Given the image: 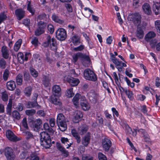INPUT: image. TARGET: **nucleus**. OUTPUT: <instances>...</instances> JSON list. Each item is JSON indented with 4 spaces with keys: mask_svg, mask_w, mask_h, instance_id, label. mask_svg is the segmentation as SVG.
Here are the masks:
<instances>
[{
    "mask_svg": "<svg viewBox=\"0 0 160 160\" xmlns=\"http://www.w3.org/2000/svg\"><path fill=\"white\" fill-rule=\"evenodd\" d=\"M81 95L79 93H77L73 97L72 99V101L74 105L76 106L78 105V101Z\"/></svg>",
    "mask_w": 160,
    "mask_h": 160,
    "instance_id": "38",
    "label": "nucleus"
},
{
    "mask_svg": "<svg viewBox=\"0 0 160 160\" xmlns=\"http://www.w3.org/2000/svg\"><path fill=\"white\" fill-rule=\"evenodd\" d=\"M1 51L2 57L5 59H8L9 56V53L7 47L5 46H2L1 48Z\"/></svg>",
    "mask_w": 160,
    "mask_h": 160,
    "instance_id": "22",
    "label": "nucleus"
},
{
    "mask_svg": "<svg viewBox=\"0 0 160 160\" xmlns=\"http://www.w3.org/2000/svg\"><path fill=\"white\" fill-rule=\"evenodd\" d=\"M51 79L50 77L48 76L44 75L42 76V82L44 87L46 88L51 85L50 82Z\"/></svg>",
    "mask_w": 160,
    "mask_h": 160,
    "instance_id": "18",
    "label": "nucleus"
},
{
    "mask_svg": "<svg viewBox=\"0 0 160 160\" xmlns=\"http://www.w3.org/2000/svg\"><path fill=\"white\" fill-rule=\"evenodd\" d=\"M119 65H118V64L117 62V64L115 65V67L118 69V71L121 72L122 71L123 65L124 63L122 62V61H119Z\"/></svg>",
    "mask_w": 160,
    "mask_h": 160,
    "instance_id": "46",
    "label": "nucleus"
},
{
    "mask_svg": "<svg viewBox=\"0 0 160 160\" xmlns=\"http://www.w3.org/2000/svg\"><path fill=\"white\" fill-rule=\"evenodd\" d=\"M7 89L10 91H13L16 88L15 82L13 80L8 81L6 84Z\"/></svg>",
    "mask_w": 160,
    "mask_h": 160,
    "instance_id": "24",
    "label": "nucleus"
},
{
    "mask_svg": "<svg viewBox=\"0 0 160 160\" xmlns=\"http://www.w3.org/2000/svg\"><path fill=\"white\" fill-rule=\"evenodd\" d=\"M88 126L85 125H82L81 127L80 131L82 134L85 133L88 129Z\"/></svg>",
    "mask_w": 160,
    "mask_h": 160,
    "instance_id": "55",
    "label": "nucleus"
},
{
    "mask_svg": "<svg viewBox=\"0 0 160 160\" xmlns=\"http://www.w3.org/2000/svg\"><path fill=\"white\" fill-rule=\"evenodd\" d=\"M40 141L41 146L45 148H48L51 147V139L50 135L45 131L42 132L40 134Z\"/></svg>",
    "mask_w": 160,
    "mask_h": 160,
    "instance_id": "1",
    "label": "nucleus"
},
{
    "mask_svg": "<svg viewBox=\"0 0 160 160\" xmlns=\"http://www.w3.org/2000/svg\"><path fill=\"white\" fill-rule=\"evenodd\" d=\"M22 39H20L16 42L13 48L15 51L17 52L19 49L22 43Z\"/></svg>",
    "mask_w": 160,
    "mask_h": 160,
    "instance_id": "36",
    "label": "nucleus"
},
{
    "mask_svg": "<svg viewBox=\"0 0 160 160\" xmlns=\"http://www.w3.org/2000/svg\"><path fill=\"white\" fill-rule=\"evenodd\" d=\"M83 117V114L82 111L77 110L75 111L73 121L75 123H78L80 121Z\"/></svg>",
    "mask_w": 160,
    "mask_h": 160,
    "instance_id": "15",
    "label": "nucleus"
},
{
    "mask_svg": "<svg viewBox=\"0 0 160 160\" xmlns=\"http://www.w3.org/2000/svg\"><path fill=\"white\" fill-rule=\"evenodd\" d=\"M81 105L82 109L85 111L88 110L90 108L89 104L87 102H81Z\"/></svg>",
    "mask_w": 160,
    "mask_h": 160,
    "instance_id": "41",
    "label": "nucleus"
},
{
    "mask_svg": "<svg viewBox=\"0 0 160 160\" xmlns=\"http://www.w3.org/2000/svg\"><path fill=\"white\" fill-rule=\"evenodd\" d=\"M67 82L72 86H77L79 82V80L78 78H74L72 77L67 79Z\"/></svg>",
    "mask_w": 160,
    "mask_h": 160,
    "instance_id": "23",
    "label": "nucleus"
},
{
    "mask_svg": "<svg viewBox=\"0 0 160 160\" xmlns=\"http://www.w3.org/2000/svg\"><path fill=\"white\" fill-rule=\"evenodd\" d=\"M73 88H70L67 91L66 94V95L69 98H71L74 95V93L73 92Z\"/></svg>",
    "mask_w": 160,
    "mask_h": 160,
    "instance_id": "51",
    "label": "nucleus"
},
{
    "mask_svg": "<svg viewBox=\"0 0 160 160\" xmlns=\"http://www.w3.org/2000/svg\"><path fill=\"white\" fill-rule=\"evenodd\" d=\"M84 48V46L83 45L81 44L79 46L75 47L73 48V50L75 52L80 51L82 50Z\"/></svg>",
    "mask_w": 160,
    "mask_h": 160,
    "instance_id": "58",
    "label": "nucleus"
},
{
    "mask_svg": "<svg viewBox=\"0 0 160 160\" xmlns=\"http://www.w3.org/2000/svg\"><path fill=\"white\" fill-rule=\"evenodd\" d=\"M142 8L145 14L148 15H151L152 14L151 8L149 4L147 3H144L142 6Z\"/></svg>",
    "mask_w": 160,
    "mask_h": 160,
    "instance_id": "19",
    "label": "nucleus"
},
{
    "mask_svg": "<svg viewBox=\"0 0 160 160\" xmlns=\"http://www.w3.org/2000/svg\"><path fill=\"white\" fill-rule=\"evenodd\" d=\"M32 57V54L30 52H26L24 55L23 53L19 52L17 55V58L18 62L21 64H23L25 61H28V58Z\"/></svg>",
    "mask_w": 160,
    "mask_h": 160,
    "instance_id": "3",
    "label": "nucleus"
},
{
    "mask_svg": "<svg viewBox=\"0 0 160 160\" xmlns=\"http://www.w3.org/2000/svg\"><path fill=\"white\" fill-rule=\"evenodd\" d=\"M144 36V33L142 27L138 26L136 32V36L138 39H142L143 38Z\"/></svg>",
    "mask_w": 160,
    "mask_h": 160,
    "instance_id": "21",
    "label": "nucleus"
},
{
    "mask_svg": "<svg viewBox=\"0 0 160 160\" xmlns=\"http://www.w3.org/2000/svg\"><path fill=\"white\" fill-rule=\"evenodd\" d=\"M72 62L74 63L77 61L79 58L88 62H89L91 61L90 58L89 56L79 52L74 54L72 55Z\"/></svg>",
    "mask_w": 160,
    "mask_h": 160,
    "instance_id": "4",
    "label": "nucleus"
},
{
    "mask_svg": "<svg viewBox=\"0 0 160 160\" xmlns=\"http://www.w3.org/2000/svg\"><path fill=\"white\" fill-rule=\"evenodd\" d=\"M44 22L40 21L38 23V27L35 30L34 34L37 36H38L44 32V28L45 27Z\"/></svg>",
    "mask_w": 160,
    "mask_h": 160,
    "instance_id": "10",
    "label": "nucleus"
},
{
    "mask_svg": "<svg viewBox=\"0 0 160 160\" xmlns=\"http://www.w3.org/2000/svg\"><path fill=\"white\" fill-rule=\"evenodd\" d=\"M36 105H38L37 102L28 101L26 104V107L28 108H36Z\"/></svg>",
    "mask_w": 160,
    "mask_h": 160,
    "instance_id": "37",
    "label": "nucleus"
},
{
    "mask_svg": "<svg viewBox=\"0 0 160 160\" xmlns=\"http://www.w3.org/2000/svg\"><path fill=\"white\" fill-rule=\"evenodd\" d=\"M15 14L17 19L20 20L24 18L25 12L22 8H18L15 10Z\"/></svg>",
    "mask_w": 160,
    "mask_h": 160,
    "instance_id": "17",
    "label": "nucleus"
},
{
    "mask_svg": "<svg viewBox=\"0 0 160 160\" xmlns=\"http://www.w3.org/2000/svg\"><path fill=\"white\" fill-rule=\"evenodd\" d=\"M155 26L157 32L160 33V20H157L155 21Z\"/></svg>",
    "mask_w": 160,
    "mask_h": 160,
    "instance_id": "53",
    "label": "nucleus"
},
{
    "mask_svg": "<svg viewBox=\"0 0 160 160\" xmlns=\"http://www.w3.org/2000/svg\"><path fill=\"white\" fill-rule=\"evenodd\" d=\"M30 20L28 18L24 19L22 21V23L29 28H30Z\"/></svg>",
    "mask_w": 160,
    "mask_h": 160,
    "instance_id": "56",
    "label": "nucleus"
},
{
    "mask_svg": "<svg viewBox=\"0 0 160 160\" xmlns=\"http://www.w3.org/2000/svg\"><path fill=\"white\" fill-rule=\"evenodd\" d=\"M56 95L52 94L50 97V101L53 104L56 105H60L61 103Z\"/></svg>",
    "mask_w": 160,
    "mask_h": 160,
    "instance_id": "26",
    "label": "nucleus"
},
{
    "mask_svg": "<svg viewBox=\"0 0 160 160\" xmlns=\"http://www.w3.org/2000/svg\"><path fill=\"white\" fill-rule=\"evenodd\" d=\"M32 88L31 87H28L25 88L24 92L25 96L29 97L31 94Z\"/></svg>",
    "mask_w": 160,
    "mask_h": 160,
    "instance_id": "39",
    "label": "nucleus"
},
{
    "mask_svg": "<svg viewBox=\"0 0 160 160\" xmlns=\"http://www.w3.org/2000/svg\"><path fill=\"white\" fill-rule=\"evenodd\" d=\"M113 76L115 80V83L117 85H118V83H120V82H119V78L118 77L116 72H113Z\"/></svg>",
    "mask_w": 160,
    "mask_h": 160,
    "instance_id": "63",
    "label": "nucleus"
},
{
    "mask_svg": "<svg viewBox=\"0 0 160 160\" xmlns=\"http://www.w3.org/2000/svg\"><path fill=\"white\" fill-rule=\"evenodd\" d=\"M48 29L51 34H52L54 32L53 26L51 24H49L48 26Z\"/></svg>",
    "mask_w": 160,
    "mask_h": 160,
    "instance_id": "64",
    "label": "nucleus"
},
{
    "mask_svg": "<svg viewBox=\"0 0 160 160\" xmlns=\"http://www.w3.org/2000/svg\"><path fill=\"white\" fill-rule=\"evenodd\" d=\"M35 112L36 110L34 109L27 110L25 111L26 114L29 116H32L34 115Z\"/></svg>",
    "mask_w": 160,
    "mask_h": 160,
    "instance_id": "50",
    "label": "nucleus"
},
{
    "mask_svg": "<svg viewBox=\"0 0 160 160\" xmlns=\"http://www.w3.org/2000/svg\"><path fill=\"white\" fill-rule=\"evenodd\" d=\"M30 71L31 75L34 78H37L38 76V73L33 68H30Z\"/></svg>",
    "mask_w": 160,
    "mask_h": 160,
    "instance_id": "48",
    "label": "nucleus"
},
{
    "mask_svg": "<svg viewBox=\"0 0 160 160\" xmlns=\"http://www.w3.org/2000/svg\"><path fill=\"white\" fill-rule=\"evenodd\" d=\"M84 78L88 80L95 82L97 80V75L89 68L85 69L84 71Z\"/></svg>",
    "mask_w": 160,
    "mask_h": 160,
    "instance_id": "2",
    "label": "nucleus"
},
{
    "mask_svg": "<svg viewBox=\"0 0 160 160\" xmlns=\"http://www.w3.org/2000/svg\"><path fill=\"white\" fill-rule=\"evenodd\" d=\"M22 126L26 129H28V125L27 120L26 118H24L22 121Z\"/></svg>",
    "mask_w": 160,
    "mask_h": 160,
    "instance_id": "61",
    "label": "nucleus"
},
{
    "mask_svg": "<svg viewBox=\"0 0 160 160\" xmlns=\"http://www.w3.org/2000/svg\"><path fill=\"white\" fill-rule=\"evenodd\" d=\"M47 41L44 42L45 46L47 47L50 45L51 48L54 47L53 50H57V42L55 39L54 38H51V37L50 35H48L47 38Z\"/></svg>",
    "mask_w": 160,
    "mask_h": 160,
    "instance_id": "6",
    "label": "nucleus"
},
{
    "mask_svg": "<svg viewBox=\"0 0 160 160\" xmlns=\"http://www.w3.org/2000/svg\"><path fill=\"white\" fill-rule=\"evenodd\" d=\"M71 133L73 137L76 140L77 142L79 143L81 142V137L76 130L75 129H72Z\"/></svg>",
    "mask_w": 160,
    "mask_h": 160,
    "instance_id": "29",
    "label": "nucleus"
},
{
    "mask_svg": "<svg viewBox=\"0 0 160 160\" xmlns=\"http://www.w3.org/2000/svg\"><path fill=\"white\" fill-rule=\"evenodd\" d=\"M61 141L62 143L64 144L66 146L68 145V146L66 147L67 148H68L72 144V143H69V141L67 138L62 137L61 139Z\"/></svg>",
    "mask_w": 160,
    "mask_h": 160,
    "instance_id": "34",
    "label": "nucleus"
},
{
    "mask_svg": "<svg viewBox=\"0 0 160 160\" xmlns=\"http://www.w3.org/2000/svg\"><path fill=\"white\" fill-rule=\"evenodd\" d=\"M12 116L14 119L19 120L20 118L19 113L16 110H14L12 112Z\"/></svg>",
    "mask_w": 160,
    "mask_h": 160,
    "instance_id": "42",
    "label": "nucleus"
},
{
    "mask_svg": "<svg viewBox=\"0 0 160 160\" xmlns=\"http://www.w3.org/2000/svg\"><path fill=\"white\" fill-rule=\"evenodd\" d=\"M23 132L25 136L26 140H27L33 138V134L30 131L25 130L23 131Z\"/></svg>",
    "mask_w": 160,
    "mask_h": 160,
    "instance_id": "35",
    "label": "nucleus"
},
{
    "mask_svg": "<svg viewBox=\"0 0 160 160\" xmlns=\"http://www.w3.org/2000/svg\"><path fill=\"white\" fill-rule=\"evenodd\" d=\"M38 41L37 37H34L31 41V43L34 46L36 47L38 45Z\"/></svg>",
    "mask_w": 160,
    "mask_h": 160,
    "instance_id": "60",
    "label": "nucleus"
},
{
    "mask_svg": "<svg viewBox=\"0 0 160 160\" xmlns=\"http://www.w3.org/2000/svg\"><path fill=\"white\" fill-rule=\"evenodd\" d=\"M55 33L57 38L59 40H64L67 37L66 31L63 28H58Z\"/></svg>",
    "mask_w": 160,
    "mask_h": 160,
    "instance_id": "7",
    "label": "nucleus"
},
{
    "mask_svg": "<svg viewBox=\"0 0 160 160\" xmlns=\"http://www.w3.org/2000/svg\"><path fill=\"white\" fill-rule=\"evenodd\" d=\"M4 154L8 160H14L15 155L13 150L11 147H6L4 149Z\"/></svg>",
    "mask_w": 160,
    "mask_h": 160,
    "instance_id": "5",
    "label": "nucleus"
},
{
    "mask_svg": "<svg viewBox=\"0 0 160 160\" xmlns=\"http://www.w3.org/2000/svg\"><path fill=\"white\" fill-rule=\"evenodd\" d=\"M65 7L66 8L67 11L69 12H72L73 10L71 5L69 3L65 4Z\"/></svg>",
    "mask_w": 160,
    "mask_h": 160,
    "instance_id": "62",
    "label": "nucleus"
},
{
    "mask_svg": "<svg viewBox=\"0 0 160 160\" xmlns=\"http://www.w3.org/2000/svg\"><path fill=\"white\" fill-rule=\"evenodd\" d=\"M90 141V134L88 132L82 139V144L85 147H87Z\"/></svg>",
    "mask_w": 160,
    "mask_h": 160,
    "instance_id": "20",
    "label": "nucleus"
},
{
    "mask_svg": "<svg viewBox=\"0 0 160 160\" xmlns=\"http://www.w3.org/2000/svg\"><path fill=\"white\" fill-rule=\"evenodd\" d=\"M88 99L91 102L96 104L98 101V94L93 90H91L87 93Z\"/></svg>",
    "mask_w": 160,
    "mask_h": 160,
    "instance_id": "9",
    "label": "nucleus"
},
{
    "mask_svg": "<svg viewBox=\"0 0 160 160\" xmlns=\"http://www.w3.org/2000/svg\"><path fill=\"white\" fill-rule=\"evenodd\" d=\"M111 110L112 112L113 116L115 120H117L116 117H118L119 116V113L116 109L114 107L111 108Z\"/></svg>",
    "mask_w": 160,
    "mask_h": 160,
    "instance_id": "43",
    "label": "nucleus"
},
{
    "mask_svg": "<svg viewBox=\"0 0 160 160\" xmlns=\"http://www.w3.org/2000/svg\"><path fill=\"white\" fill-rule=\"evenodd\" d=\"M152 10L156 15L160 14V5L154 4L152 6Z\"/></svg>",
    "mask_w": 160,
    "mask_h": 160,
    "instance_id": "31",
    "label": "nucleus"
},
{
    "mask_svg": "<svg viewBox=\"0 0 160 160\" xmlns=\"http://www.w3.org/2000/svg\"><path fill=\"white\" fill-rule=\"evenodd\" d=\"M112 145V142L108 137H105L102 139V148L105 152H108L109 151Z\"/></svg>",
    "mask_w": 160,
    "mask_h": 160,
    "instance_id": "8",
    "label": "nucleus"
},
{
    "mask_svg": "<svg viewBox=\"0 0 160 160\" xmlns=\"http://www.w3.org/2000/svg\"><path fill=\"white\" fill-rule=\"evenodd\" d=\"M110 59L115 65L117 64V62L118 64V65H119V62L118 60L116 58L113 53H110Z\"/></svg>",
    "mask_w": 160,
    "mask_h": 160,
    "instance_id": "44",
    "label": "nucleus"
},
{
    "mask_svg": "<svg viewBox=\"0 0 160 160\" xmlns=\"http://www.w3.org/2000/svg\"><path fill=\"white\" fill-rule=\"evenodd\" d=\"M7 138L10 141L16 142L20 140L19 138L16 136L11 130H8L6 132Z\"/></svg>",
    "mask_w": 160,
    "mask_h": 160,
    "instance_id": "12",
    "label": "nucleus"
},
{
    "mask_svg": "<svg viewBox=\"0 0 160 160\" xmlns=\"http://www.w3.org/2000/svg\"><path fill=\"white\" fill-rule=\"evenodd\" d=\"M8 95L5 92H2V98L4 102H6L8 101Z\"/></svg>",
    "mask_w": 160,
    "mask_h": 160,
    "instance_id": "57",
    "label": "nucleus"
},
{
    "mask_svg": "<svg viewBox=\"0 0 160 160\" xmlns=\"http://www.w3.org/2000/svg\"><path fill=\"white\" fill-rule=\"evenodd\" d=\"M31 127H32L35 130L38 131L42 127V121L40 118H38L35 120L31 121Z\"/></svg>",
    "mask_w": 160,
    "mask_h": 160,
    "instance_id": "13",
    "label": "nucleus"
},
{
    "mask_svg": "<svg viewBox=\"0 0 160 160\" xmlns=\"http://www.w3.org/2000/svg\"><path fill=\"white\" fill-rule=\"evenodd\" d=\"M27 10L32 15H33L35 12V10L33 5L31 4L30 1H28L27 5Z\"/></svg>",
    "mask_w": 160,
    "mask_h": 160,
    "instance_id": "32",
    "label": "nucleus"
},
{
    "mask_svg": "<svg viewBox=\"0 0 160 160\" xmlns=\"http://www.w3.org/2000/svg\"><path fill=\"white\" fill-rule=\"evenodd\" d=\"M57 123L61 131L64 132L66 130L67 128V124L66 121L57 122Z\"/></svg>",
    "mask_w": 160,
    "mask_h": 160,
    "instance_id": "27",
    "label": "nucleus"
},
{
    "mask_svg": "<svg viewBox=\"0 0 160 160\" xmlns=\"http://www.w3.org/2000/svg\"><path fill=\"white\" fill-rule=\"evenodd\" d=\"M65 119L64 116L62 113H59L58 114L57 117V122L59 121H65Z\"/></svg>",
    "mask_w": 160,
    "mask_h": 160,
    "instance_id": "49",
    "label": "nucleus"
},
{
    "mask_svg": "<svg viewBox=\"0 0 160 160\" xmlns=\"http://www.w3.org/2000/svg\"><path fill=\"white\" fill-rule=\"evenodd\" d=\"M6 65V62L4 59L3 58L0 59V68L4 69L5 68Z\"/></svg>",
    "mask_w": 160,
    "mask_h": 160,
    "instance_id": "59",
    "label": "nucleus"
},
{
    "mask_svg": "<svg viewBox=\"0 0 160 160\" xmlns=\"http://www.w3.org/2000/svg\"><path fill=\"white\" fill-rule=\"evenodd\" d=\"M82 160H93V158L89 154H83L82 156Z\"/></svg>",
    "mask_w": 160,
    "mask_h": 160,
    "instance_id": "47",
    "label": "nucleus"
},
{
    "mask_svg": "<svg viewBox=\"0 0 160 160\" xmlns=\"http://www.w3.org/2000/svg\"><path fill=\"white\" fill-rule=\"evenodd\" d=\"M156 33L153 31L149 32L145 36V40L148 42H149L151 39L155 37Z\"/></svg>",
    "mask_w": 160,
    "mask_h": 160,
    "instance_id": "25",
    "label": "nucleus"
},
{
    "mask_svg": "<svg viewBox=\"0 0 160 160\" xmlns=\"http://www.w3.org/2000/svg\"><path fill=\"white\" fill-rule=\"evenodd\" d=\"M141 16L138 13L135 12L132 13L130 18V20L138 26L141 22Z\"/></svg>",
    "mask_w": 160,
    "mask_h": 160,
    "instance_id": "11",
    "label": "nucleus"
},
{
    "mask_svg": "<svg viewBox=\"0 0 160 160\" xmlns=\"http://www.w3.org/2000/svg\"><path fill=\"white\" fill-rule=\"evenodd\" d=\"M7 16L6 12L4 11L0 13V23H2L4 21L7 19Z\"/></svg>",
    "mask_w": 160,
    "mask_h": 160,
    "instance_id": "40",
    "label": "nucleus"
},
{
    "mask_svg": "<svg viewBox=\"0 0 160 160\" xmlns=\"http://www.w3.org/2000/svg\"><path fill=\"white\" fill-rule=\"evenodd\" d=\"M56 147L57 149L61 152L64 157H67L69 155V152L60 143L57 142Z\"/></svg>",
    "mask_w": 160,
    "mask_h": 160,
    "instance_id": "14",
    "label": "nucleus"
},
{
    "mask_svg": "<svg viewBox=\"0 0 160 160\" xmlns=\"http://www.w3.org/2000/svg\"><path fill=\"white\" fill-rule=\"evenodd\" d=\"M98 158L99 160H107L106 156L101 152L98 153Z\"/></svg>",
    "mask_w": 160,
    "mask_h": 160,
    "instance_id": "54",
    "label": "nucleus"
},
{
    "mask_svg": "<svg viewBox=\"0 0 160 160\" xmlns=\"http://www.w3.org/2000/svg\"><path fill=\"white\" fill-rule=\"evenodd\" d=\"M125 94L129 98L130 100H132L133 98V92L129 90H126L125 91Z\"/></svg>",
    "mask_w": 160,
    "mask_h": 160,
    "instance_id": "45",
    "label": "nucleus"
},
{
    "mask_svg": "<svg viewBox=\"0 0 160 160\" xmlns=\"http://www.w3.org/2000/svg\"><path fill=\"white\" fill-rule=\"evenodd\" d=\"M52 94L56 95L59 97L61 95V89L59 85H55L53 86L52 89Z\"/></svg>",
    "mask_w": 160,
    "mask_h": 160,
    "instance_id": "16",
    "label": "nucleus"
},
{
    "mask_svg": "<svg viewBox=\"0 0 160 160\" xmlns=\"http://www.w3.org/2000/svg\"><path fill=\"white\" fill-rule=\"evenodd\" d=\"M23 76L22 74H18L16 77V80L17 84L19 86H21L22 84Z\"/></svg>",
    "mask_w": 160,
    "mask_h": 160,
    "instance_id": "33",
    "label": "nucleus"
},
{
    "mask_svg": "<svg viewBox=\"0 0 160 160\" xmlns=\"http://www.w3.org/2000/svg\"><path fill=\"white\" fill-rule=\"evenodd\" d=\"M71 40L74 45L76 46L80 43V38L77 35H75L72 37Z\"/></svg>",
    "mask_w": 160,
    "mask_h": 160,
    "instance_id": "30",
    "label": "nucleus"
},
{
    "mask_svg": "<svg viewBox=\"0 0 160 160\" xmlns=\"http://www.w3.org/2000/svg\"><path fill=\"white\" fill-rule=\"evenodd\" d=\"M125 126L126 127L128 128V131L130 134L132 135L133 137H135L136 136L138 130L136 129H132L127 123L125 125Z\"/></svg>",
    "mask_w": 160,
    "mask_h": 160,
    "instance_id": "28",
    "label": "nucleus"
},
{
    "mask_svg": "<svg viewBox=\"0 0 160 160\" xmlns=\"http://www.w3.org/2000/svg\"><path fill=\"white\" fill-rule=\"evenodd\" d=\"M9 72L7 69H6L3 73V78L4 80L6 81L8 80L9 75Z\"/></svg>",
    "mask_w": 160,
    "mask_h": 160,
    "instance_id": "52",
    "label": "nucleus"
}]
</instances>
